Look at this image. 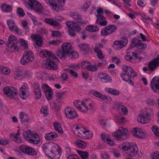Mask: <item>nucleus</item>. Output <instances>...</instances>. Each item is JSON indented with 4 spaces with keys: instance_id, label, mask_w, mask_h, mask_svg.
<instances>
[{
    "instance_id": "nucleus-1",
    "label": "nucleus",
    "mask_w": 159,
    "mask_h": 159,
    "mask_svg": "<svg viewBox=\"0 0 159 159\" xmlns=\"http://www.w3.org/2000/svg\"><path fill=\"white\" fill-rule=\"evenodd\" d=\"M62 50H58L56 52V55L60 58H66V56L68 55L71 51V45L68 43H64L61 46Z\"/></svg>"
},
{
    "instance_id": "nucleus-2",
    "label": "nucleus",
    "mask_w": 159,
    "mask_h": 159,
    "mask_svg": "<svg viewBox=\"0 0 159 159\" xmlns=\"http://www.w3.org/2000/svg\"><path fill=\"white\" fill-rule=\"evenodd\" d=\"M46 2L47 4L49 3L54 10L59 11L62 10L65 0H47Z\"/></svg>"
},
{
    "instance_id": "nucleus-3",
    "label": "nucleus",
    "mask_w": 159,
    "mask_h": 159,
    "mask_svg": "<svg viewBox=\"0 0 159 159\" xmlns=\"http://www.w3.org/2000/svg\"><path fill=\"white\" fill-rule=\"evenodd\" d=\"M18 40L13 35H10L8 38V41L7 43V47L11 50L18 52L19 48L17 46Z\"/></svg>"
},
{
    "instance_id": "nucleus-4",
    "label": "nucleus",
    "mask_w": 159,
    "mask_h": 159,
    "mask_svg": "<svg viewBox=\"0 0 159 159\" xmlns=\"http://www.w3.org/2000/svg\"><path fill=\"white\" fill-rule=\"evenodd\" d=\"M128 133L127 129H124L123 127H120L117 131L113 133V136L117 140H123L127 138V134Z\"/></svg>"
},
{
    "instance_id": "nucleus-5",
    "label": "nucleus",
    "mask_w": 159,
    "mask_h": 159,
    "mask_svg": "<svg viewBox=\"0 0 159 159\" xmlns=\"http://www.w3.org/2000/svg\"><path fill=\"white\" fill-rule=\"evenodd\" d=\"M123 69L125 72V73L121 74L120 75L123 80H126L125 79H126V78H125V76H126V75H128V77H132L133 78L136 76L137 73L134 71L131 67L126 65H123Z\"/></svg>"
},
{
    "instance_id": "nucleus-6",
    "label": "nucleus",
    "mask_w": 159,
    "mask_h": 159,
    "mask_svg": "<svg viewBox=\"0 0 159 159\" xmlns=\"http://www.w3.org/2000/svg\"><path fill=\"white\" fill-rule=\"evenodd\" d=\"M34 55L31 51L24 53L22 58L20 60V64L23 65H26L28 63L32 61L34 59Z\"/></svg>"
},
{
    "instance_id": "nucleus-7",
    "label": "nucleus",
    "mask_w": 159,
    "mask_h": 159,
    "mask_svg": "<svg viewBox=\"0 0 159 159\" xmlns=\"http://www.w3.org/2000/svg\"><path fill=\"white\" fill-rule=\"evenodd\" d=\"M127 155L131 157H141L142 154L141 152H139L138 148L136 144L134 143L133 146L126 152Z\"/></svg>"
},
{
    "instance_id": "nucleus-8",
    "label": "nucleus",
    "mask_w": 159,
    "mask_h": 159,
    "mask_svg": "<svg viewBox=\"0 0 159 159\" xmlns=\"http://www.w3.org/2000/svg\"><path fill=\"white\" fill-rule=\"evenodd\" d=\"M3 93L11 98H17V90L12 87L7 86L4 88Z\"/></svg>"
},
{
    "instance_id": "nucleus-9",
    "label": "nucleus",
    "mask_w": 159,
    "mask_h": 159,
    "mask_svg": "<svg viewBox=\"0 0 159 159\" xmlns=\"http://www.w3.org/2000/svg\"><path fill=\"white\" fill-rule=\"evenodd\" d=\"M20 151L22 152L30 155H35L37 154L34 149L25 145H22L20 147Z\"/></svg>"
},
{
    "instance_id": "nucleus-10",
    "label": "nucleus",
    "mask_w": 159,
    "mask_h": 159,
    "mask_svg": "<svg viewBox=\"0 0 159 159\" xmlns=\"http://www.w3.org/2000/svg\"><path fill=\"white\" fill-rule=\"evenodd\" d=\"M65 112L66 117L69 119L72 120L75 118H77L78 116L77 112L74 111L73 109L69 107H67L65 109Z\"/></svg>"
},
{
    "instance_id": "nucleus-11",
    "label": "nucleus",
    "mask_w": 159,
    "mask_h": 159,
    "mask_svg": "<svg viewBox=\"0 0 159 159\" xmlns=\"http://www.w3.org/2000/svg\"><path fill=\"white\" fill-rule=\"evenodd\" d=\"M42 88L43 89V92L48 100H51L52 99V91L50 87L47 84H43Z\"/></svg>"
},
{
    "instance_id": "nucleus-12",
    "label": "nucleus",
    "mask_w": 159,
    "mask_h": 159,
    "mask_svg": "<svg viewBox=\"0 0 159 159\" xmlns=\"http://www.w3.org/2000/svg\"><path fill=\"white\" fill-rule=\"evenodd\" d=\"M151 87L154 91L159 93V77L155 76L152 79Z\"/></svg>"
},
{
    "instance_id": "nucleus-13",
    "label": "nucleus",
    "mask_w": 159,
    "mask_h": 159,
    "mask_svg": "<svg viewBox=\"0 0 159 159\" xmlns=\"http://www.w3.org/2000/svg\"><path fill=\"white\" fill-rule=\"evenodd\" d=\"M128 41L127 38L126 37H124L122 40H116L114 42L115 46L118 49H120L125 47L127 44Z\"/></svg>"
},
{
    "instance_id": "nucleus-14",
    "label": "nucleus",
    "mask_w": 159,
    "mask_h": 159,
    "mask_svg": "<svg viewBox=\"0 0 159 159\" xmlns=\"http://www.w3.org/2000/svg\"><path fill=\"white\" fill-rule=\"evenodd\" d=\"M39 54L40 56L42 57H47L50 59L53 60L56 59L58 61L56 56L54 55L51 51L44 49L40 51Z\"/></svg>"
},
{
    "instance_id": "nucleus-15",
    "label": "nucleus",
    "mask_w": 159,
    "mask_h": 159,
    "mask_svg": "<svg viewBox=\"0 0 159 159\" xmlns=\"http://www.w3.org/2000/svg\"><path fill=\"white\" fill-rule=\"evenodd\" d=\"M80 27L78 24L75 23L71 24V27L69 29L68 33L72 37L75 35V30L80 31Z\"/></svg>"
},
{
    "instance_id": "nucleus-16",
    "label": "nucleus",
    "mask_w": 159,
    "mask_h": 159,
    "mask_svg": "<svg viewBox=\"0 0 159 159\" xmlns=\"http://www.w3.org/2000/svg\"><path fill=\"white\" fill-rule=\"evenodd\" d=\"M150 120V114L148 112L145 114L143 113V115L139 116L138 118V121L142 124L148 123Z\"/></svg>"
},
{
    "instance_id": "nucleus-17",
    "label": "nucleus",
    "mask_w": 159,
    "mask_h": 159,
    "mask_svg": "<svg viewBox=\"0 0 159 159\" xmlns=\"http://www.w3.org/2000/svg\"><path fill=\"white\" fill-rule=\"evenodd\" d=\"M7 23L9 27V30L11 31L15 32L16 34L19 33V29L15 23L14 21L11 20H7Z\"/></svg>"
},
{
    "instance_id": "nucleus-18",
    "label": "nucleus",
    "mask_w": 159,
    "mask_h": 159,
    "mask_svg": "<svg viewBox=\"0 0 159 159\" xmlns=\"http://www.w3.org/2000/svg\"><path fill=\"white\" fill-rule=\"evenodd\" d=\"M34 85V92L35 95V98L37 99H40L42 96L40 85L38 83H35Z\"/></svg>"
},
{
    "instance_id": "nucleus-19",
    "label": "nucleus",
    "mask_w": 159,
    "mask_h": 159,
    "mask_svg": "<svg viewBox=\"0 0 159 159\" xmlns=\"http://www.w3.org/2000/svg\"><path fill=\"white\" fill-rule=\"evenodd\" d=\"M159 65V58H156L151 61L148 64V67L150 71H153Z\"/></svg>"
},
{
    "instance_id": "nucleus-20",
    "label": "nucleus",
    "mask_w": 159,
    "mask_h": 159,
    "mask_svg": "<svg viewBox=\"0 0 159 159\" xmlns=\"http://www.w3.org/2000/svg\"><path fill=\"white\" fill-rule=\"evenodd\" d=\"M46 68L49 70H56L58 68L57 65L51 60H47L46 63Z\"/></svg>"
},
{
    "instance_id": "nucleus-21",
    "label": "nucleus",
    "mask_w": 159,
    "mask_h": 159,
    "mask_svg": "<svg viewBox=\"0 0 159 159\" xmlns=\"http://www.w3.org/2000/svg\"><path fill=\"white\" fill-rule=\"evenodd\" d=\"M132 132L134 135L139 138H143L145 136V135L143 131L138 128H133Z\"/></svg>"
},
{
    "instance_id": "nucleus-22",
    "label": "nucleus",
    "mask_w": 159,
    "mask_h": 159,
    "mask_svg": "<svg viewBox=\"0 0 159 159\" xmlns=\"http://www.w3.org/2000/svg\"><path fill=\"white\" fill-rule=\"evenodd\" d=\"M82 104L86 108L87 111V110L92 108L93 106L92 102L90 98L83 100L82 101Z\"/></svg>"
},
{
    "instance_id": "nucleus-23",
    "label": "nucleus",
    "mask_w": 159,
    "mask_h": 159,
    "mask_svg": "<svg viewBox=\"0 0 159 159\" xmlns=\"http://www.w3.org/2000/svg\"><path fill=\"white\" fill-rule=\"evenodd\" d=\"M31 39L35 42L36 44L39 47L42 45V39L39 35L32 34L31 36Z\"/></svg>"
},
{
    "instance_id": "nucleus-24",
    "label": "nucleus",
    "mask_w": 159,
    "mask_h": 159,
    "mask_svg": "<svg viewBox=\"0 0 159 159\" xmlns=\"http://www.w3.org/2000/svg\"><path fill=\"white\" fill-rule=\"evenodd\" d=\"M80 50L84 55H86L89 53V46L86 44L80 43L78 45Z\"/></svg>"
},
{
    "instance_id": "nucleus-25",
    "label": "nucleus",
    "mask_w": 159,
    "mask_h": 159,
    "mask_svg": "<svg viewBox=\"0 0 159 159\" xmlns=\"http://www.w3.org/2000/svg\"><path fill=\"white\" fill-rule=\"evenodd\" d=\"M98 78L101 80H103L106 82H111L112 79L108 74L106 73H100L98 75Z\"/></svg>"
},
{
    "instance_id": "nucleus-26",
    "label": "nucleus",
    "mask_w": 159,
    "mask_h": 159,
    "mask_svg": "<svg viewBox=\"0 0 159 159\" xmlns=\"http://www.w3.org/2000/svg\"><path fill=\"white\" fill-rule=\"evenodd\" d=\"M85 129L83 128H80L77 126H76L74 127L73 131L75 132V134L77 135L82 138L83 134L85 132Z\"/></svg>"
},
{
    "instance_id": "nucleus-27",
    "label": "nucleus",
    "mask_w": 159,
    "mask_h": 159,
    "mask_svg": "<svg viewBox=\"0 0 159 159\" xmlns=\"http://www.w3.org/2000/svg\"><path fill=\"white\" fill-rule=\"evenodd\" d=\"M70 16L77 23L80 24H84L85 23L84 21L82 20L80 16L77 13L75 12L71 13Z\"/></svg>"
},
{
    "instance_id": "nucleus-28",
    "label": "nucleus",
    "mask_w": 159,
    "mask_h": 159,
    "mask_svg": "<svg viewBox=\"0 0 159 159\" xmlns=\"http://www.w3.org/2000/svg\"><path fill=\"white\" fill-rule=\"evenodd\" d=\"M20 97L23 99L26 98L29 95V93L26 89V86L22 85L20 89Z\"/></svg>"
},
{
    "instance_id": "nucleus-29",
    "label": "nucleus",
    "mask_w": 159,
    "mask_h": 159,
    "mask_svg": "<svg viewBox=\"0 0 159 159\" xmlns=\"http://www.w3.org/2000/svg\"><path fill=\"white\" fill-rule=\"evenodd\" d=\"M35 133L34 132L30 130L25 131L23 132V135L26 138L27 140L30 142V140L32 138V137H33Z\"/></svg>"
},
{
    "instance_id": "nucleus-30",
    "label": "nucleus",
    "mask_w": 159,
    "mask_h": 159,
    "mask_svg": "<svg viewBox=\"0 0 159 159\" xmlns=\"http://www.w3.org/2000/svg\"><path fill=\"white\" fill-rule=\"evenodd\" d=\"M134 144L131 143L126 142L120 145L119 147L120 148L123 149L125 151H127V152L128 150Z\"/></svg>"
},
{
    "instance_id": "nucleus-31",
    "label": "nucleus",
    "mask_w": 159,
    "mask_h": 159,
    "mask_svg": "<svg viewBox=\"0 0 159 159\" xmlns=\"http://www.w3.org/2000/svg\"><path fill=\"white\" fill-rule=\"evenodd\" d=\"M20 118V121L22 123H25L28 122L29 118L27 114L24 112H21L19 114Z\"/></svg>"
},
{
    "instance_id": "nucleus-32",
    "label": "nucleus",
    "mask_w": 159,
    "mask_h": 159,
    "mask_svg": "<svg viewBox=\"0 0 159 159\" xmlns=\"http://www.w3.org/2000/svg\"><path fill=\"white\" fill-rule=\"evenodd\" d=\"M50 152H51V156L54 158L56 156L55 153L56 152L57 153L58 155H60L61 153V149L55 146H53L52 147V149L50 150Z\"/></svg>"
},
{
    "instance_id": "nucleus-33",
    "label": "nucleus",
    "mask_w": 159,
    "mask_h": 159,
    "mask_svg": "<svg viewBox=\"0 0 159 159\" xmlns=\"http://www.w3.org/2000/svg\"><path fill=\"white\" fill-rule=\"evenodd\" d=\"M52 147L49 143H46L43 146L42 148L44 151L47 154L50 155L51 156V152H50V150L52 149Z\"/></svg>"
},
{
    "instance_id": "nucleus-34",
    "label": "nucleus",
    "mask_w": 159,
    "mask_h": 159,
    "mask_svg": "<svg viewBox=\"0 0 159 159\" xmlns=\"http://www.w3.org/2000/svg\"><path fill=\"white\" fill-rule=\"evenodd\" d=\"M44 20L45 22L52 26H57L58 25L57 21L51 18H47Z\"/></svg>"
},
{
    "instance_id": "nucleus-35",
    "label": "nucleus",
    "mask_w": 159,
    "mask_h": 159,
    "mask_svg": "<svg viewBox=\"0 0 159 159\" xmlns=\"http://www.w3.org/2000/svg\"><path fill=\"white\" fill-rule=\"evenodd\" d=\"M101 138L103 140L111 146H112L114 144V143L113 140L111 139L107 136L105 134H102Z\"/></svg>"
},
{
    "instance_id": "nucleus-36",
    "label": "nucleus",
    "mask_w": 159,
    "mask_h": 159,
    "mask_svg": "<svg viewBox=\"0 0 159 159\" xmlns=\"http://www.w3.org/2000/svg\"><path fill=\"white\" fill-rule=\"evenodd\" d=\"M94 51L97 54V56L98 58L100 59H104V56L102 53V51L99 47H96L94 49Z\"/></svg>"
},
{
    "instance_id": "nucleus-37",
    "label": "nucleus",
    "mask_w": 159,
    "mask_h": 159,
    "mask_svg": "<svg viewBox=\"0 0 159 159\" xmlns=\"http://www.w3.org/2000/svg\"><path fill=\"white\" fill-rule=\"evenodd\" d=\"M57 134L55 132H51L46 134L45 136V138L47 140H51L57 137Z\"/></svg>"
},
{
    "instance_id": "nucleus-38",
    "label": "nucleus",
    "mask_w": 159,
    "mask_h": 159,
    "mask_svg": "<svg viewBox=\"0 0 159 159\" xmlns=\"http://www.w3.org/2000/svg\"><path fill=\"white\" fill-rule=\"evenodd\" d=\"M32 138L30 142V143L34 144H37L40 142V139L39 136L36 133L35 134Z\"/></svg>"
},
{
    "instance_id": "nucleus-39",
    "label": "nucleus",
    "mask_w": 159,
    "mask_h": 159,
    "mask_svg": "<svg viewBox=\"0 0 159 159\" xmlns=\"http://www.w3.org/2000/svg\"><path fill=\"white\" fill-rule=\"evenodd\" d=\"M39 2L35 0H28V4L30 8L34 10L35 7L39 4Z\"/></svg>"
},
{
    "instance_id": "nucleus-40",
    "label": "nucleus",
    "mask_w": 159,
    "mask_h": 159,
    "mask_svg": "<svg viewBox=\"0 0 159 159\" xmlns=\"http://www.w3.org/2000/svg\"><path fill=\"white\" fill-rule=\"evenodd\" d=\"M105 91L107 92L111 93L115 95H118L119 94V92L117 90L113 89L111 88H106Z\"/></svg>"
},
{
    "instance_id": "nucleus-41",
    "label": "nucleus",
    "mask_w": 159,
    "mask_h": 159,
    "mask_svg": "<svg viewBox=\"0 0 159 159\" xmlns=\"http://www.w3.org/2000/svg\"><path fill=\"white\" fill-rule=\"evenodd\" d=\"M81 104H82V102H81L79 100H77L76 101H75L74 102V104L75 107H77V108H78L79 110L81 111H82L83 112H87V110H82V107H80Z\"/></svg>"
},
{
    "instance_id": "nucleus-42",
    "label": "nucleus",
    "mask_w": 159,
    "mask_h": 159,
    "mask_svg": "<svg viewBox=\"0 0 159 159\" xmlns=\"http://www.w3.org/2000/svg\"><path fill=\"white\" fill-rule=\"evenodd\" d=\"M33 10L39 14H42L43 10V7L41 4L39 2V4H38L35 7L34 9Z\"/></svg>"
},
{
    "instance_id": "nucleus-43",
    "label": "nucleus",
    "mask_w": 159,
    "mask_h": 159,
    "mask_svg": "<svg viewBox=\"0 0 159 159\" xmlns=\"http://www.w3.org/2000/svg\"><path fill=\"white\" fill-rule=\"evenodd\" d=\"M53 126L55 128V130L58 132L59 133L62 134L63 130L62 129L61 124L57 122H55L53 124Z\"/></svg>"
},
{
    "instance_id": "nucleus-44",
    "label": "nucleus",
    "mask_w": 159,
    "mask_h": 159,
    "mask_svg": "<svg viewBox=\"0 0 159 159\" xmlns=\"http://www.w3.org/2000/svg\"><path fill=\"white\" fill-rule=\"evenodd\" d=\"M75 144L77 147L83 149L86 146V144L84 141L80 139L77 140Z\"/></svg>"
},
{
    "instance_id": "nucleus-45",
    "label": "nucleus",
    "mask_w": 159,
    "mask_h": 159,
    "mask_svg": "<svg viewBox=\"0 0 159 159\" xmlns=\"http://www.w3.org/2000/svg\"><path fill=\"white\" fill-rule=\"evenodd\" d=\"M83 134L82 139H87L91 138L92 135V133L91 131L86 130L85 129V132Z\"/></svg>"
},
{
    "instance_id": "nucleus-46",
    "label": "nucleus",
    "mask_w": 159,
    "mask_h": 159,
    "mask_svg": "<svg viewBox=\"0 0 159 159\" xmlns=\"http://www.w3.org/2000/svg\"><path fill=\"white\" fill-rule=\"evenodd\" d=\"M78 152L82 159H88L89 154L87 152L78 151Z\"/></svg>"
},
{
    "instance_id": "nucleus-47",
    "label": "nucleus",
    "mask_w": 159,
    "mask_h": 159,
    "mask_svg": "<svg viewBox=\"0 0 159 159\" xmlns=\"http://www.w3.org/2000/svg\"><path fill=\"white\" fill-rule=\"evenodd\" d=\"M23 72L20 71L16 72L14 75V78L18 80H21L24 78Z\"/></svg>"
},
{
    "instance_id": "nucleus-48",
    "label": "nucleus",
    "mask_w": 159,
    "mask_h": 159,
    "mask_svg": "<svg viewBox=\"0 0 159 159\" xmlns=\"http://www.w3.org/2000/svg\"><path fill=\"white\" fill-rule=\"evenodd\" d=\"M2 9L4 11L10 12L12 10V8L10 5L4 4L2 6Z\"/></svg>"
},
{
    "instance_id": "nucleus-49",
    "label": "nucleus",
    "mask_w": 159,
    "mask_h": 159,
    "mask_svg": "<svg viewBox=\"0 0 159 159\" xmlns=\"http://www.w3.org/2000/svg\"><path fill=\"white\" fill-rule=\"evenodd\" d=\"M86 67L88 70L94 72L98 70L97 67L96 65H88Z\"/></svg>"
},
{
    "instance_id": "nucleus-50",
    "label": "nucleus",
    "mask_w": 159,
    "mask_h": 159,
    "mask_svg": "<svg viewBox=\"0 0 159 159\" xmlns=\"http://www.w3.org/2000/svg\"><path fill=\"white\" fill-rule=\"evenodd\" d=\"M107 27L110 34L115 32L117 29L116 26L114 25H110Z\"/></svg>"
},
{
    "instance_id": "nucleus-51",
    "label": "nucleus",
    "mask_w": 159,
    "mask_h": 159,
    "mask_svg": "<svg viewBox=\"0 0 159 159\" xmlns=\"http://www.w3.org/2000/svg\"><path fill=\"white\" fill-rule=\"evenodd\" d=\"M101 34L103 36H105L110 34L107 26L102 29L101 32Z\"/></svg>"
},
{
    "instance_id": "nucleus-52",
    "label": "nucleus",
    "mask_w": 159,
    "mask_h": 159,
    "mask_svg": "<svg viewBox=\"0 0 159 159\" xmlns=\"http://www.w3.org/2000/svg\"><path fill=\"white\" fill-rule=\"evenodd\" d=\"M79 55V54L78 52L71 51L68 56L71 58L76 59L78 57Z\"/></svg>"
},
{
    "instance_id": "nucleus-53",
    "label": "nucleus",
    "mask_w": 159,
    "mask_h": 159,
    "mask_svg": "<svg viewBox=\"0 0 159 159\" xmlns=\"http://www.w3.org/2000/svg\"><path fill=\"white\" fill-rule=\"evenodd\" d=\"M19 42L20 43V45L21 46H23L24 49H27L28 48V45L27 42L24 39H20L19 40Z\"/></svg>"
},
{
    "instance_id": "nucleus-54",
    "label": "nucleus",
    "mask_w": 159,
    "mask_h": 159,
    "mask_svg": "<svg viewBox=\"0 0 159 159\" xmlns=\"http://www.w3.org/2000/svg\"><path fill=\"white\" fill-rule=\"evenodd\" d=\"M98 98L103 100H105L106 99L107 101L109 102H111V99L110 97H107V96L101 93H100Z\"/></svg>"
},
{
    "instance_id": "nucleus-55",
    "label": "nucleus",
    "mask_w": 159,
    "mask_h": 159,
    "mask_svg": "<svg viewBox=\"0 0 159 159\" xmlns=\"http://www.w3.org/2000/svg\"><path fill=\"white\" fill-rule=\"evenodd\" d=\"M65 70L66 71H68L71 75L74 77L75 78H77L78 77V73L73 70H70L69 69H65Z\"/></svg>"
},
{
    "instance_id": "nucleus-56",
    "label": "nucleus",
    "mask_w": 159,
    "mask_h": 159,
    "mask_svg": "<svg viewBox=\"0 0 159 159\" xmlns=\"http://www.w3.org/2000/svg\"><path fill=\"white\" fill-rule=\"evenodd\" d=\"M132 52H129L127 53L126 56L125 57V59L127 61H132L133 57L132 54L131 53Z\"/></svg>"
},
{
    "instance_id": "nucleus-57",
    "label": "nucleus",
    "mask_w": 159,
    "mask_h": 159,
    "mask_svg": "<svg viewBox=\"0 0 159 159\" xmlns=\"http://www.w3.org/2000/svg\"><path fill=\"white\" fill-rule=\"evenodd\" d=\"M132 54L133 60H134L137 62L139 61H141V58L138 56L137 54L132 52L131 53Z\"/></svg>"
},
{
    "instance_id": "nucleus-58",
    "label": "nucleus",
    "mask_w": 159,
    "mask_h": 159,
    "mask_svg": "<svg viewBox=\"0 0 159 159\" xmlns=\"http://www.w3.org/2000/svg\"><path fill=\"white\" fill-rule=\"evenodd\" d=\"M41 113L43 114L44 116H47L48 114V108L46 106L43 107L41 110Z\"/></svg>"
},
{
    "instance_id": "nucleus-59",
    "label": "nucleus",
    "mask_w": 159,
    "mask_h": 159,
    "mask_svg": "<svg viewBox=\"0 0 159 159\" xmlns=\"http://www.w3.org/2000/svg\"><path fill=\"white\" fill-rule=\"evenodd\" d=\"M136 47L139 49L145 48L147 47L146 44L140 42H138V43L136 45Z\"/></svg>"
},
{
    "instance_id": "nucleus-60",
    "label": "nucleus",
    "mask_w": 159,
    "mask_h": 159,
    "mask_svg": "<svg viewBox=\"0 0 159 159\" xmlns=\"http://www.w3.org/2000/svg\"><path fill=\"white\" fill-rule=\"evenodd\" d=\"M10 72V70L8 68L6 67L3 66V68H2L1 72L2 73L7 75H8Z\"/></svg>"
},
{
    "instance_id": "nucleus-61",
    "label": "nucleus",
    "mask_w": 159,
    "mask_h": 159,
    "mask_svg": "<svg viewBox=\"0 0 159 159\" xmlns=\"http://www.w3.org/2000/svg\"><path fill=\"white\" fill-rule=\"evenodd\" d=\"M18 132L16 134L14 133H12L9 134L10 137L11 138H13L14 139H15L17 138L20 135V133L19 130H18Z\"/></svg>"
},
{
    "instance_id": "nucleus-62",
    "label": "nucleus",
    "mask_w": 159,
    "mask_h": 159,
    "mask_svg": "<svg viewBox=\"0 0 159 159\" xmlns=\"http://www.w3.org/2000/svg\"><path fill=\"white\" fill-rule=\"evenodd\" d=\"M152 130L156 136H159V128L153 126Z\"/></svg>"
},
{
    "instance_id": "nucleus-63",
    "label": "nucleus",
    "mask_w": 159,
    "mask_h": 159,
    "mask_svg": "<svg viewBox=\"0 0 159 159\" xmlns=\"http://www.w3.org/2000/svg\"><path fill=\"white\" fill-rule=\"evenodd\" d=\"M17 13L19 16H23L25 15L23 10L21 8H18L16 11Z\"/></svg>"
},
{
    "instance_id": "nucleus-64",
    "label": "nucleus",
    "mask_w": 159,
    "mask_h": 159,
    "mask_svg": "<svg viewBox=\"0 0 159 159\" xmlns=\"http://www.w3.org/2000/svg\"><path fill=\"white\" fill-rule=\"evenodd\" d=\"M102 159H110V157L108 154L105 152H103L100 155Z\"/></svg>"
}]
</instances>
